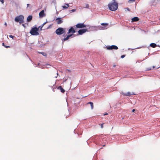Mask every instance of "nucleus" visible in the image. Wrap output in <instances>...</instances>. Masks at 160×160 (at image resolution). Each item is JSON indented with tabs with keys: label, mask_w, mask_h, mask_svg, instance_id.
<instances>
[{
	"label": "nucleus",
	"mask_w": 160,
	"mask_h": 160,
	"mask_svg": "<svg viewBox=\"0 0 160 160\" xmlns=\"http://www.w3.org/2000/svg\"><path fill=\"white\" fill-rule=\"evenodd\" d=\"M113 0V2H112L109 3L108 6L110 10L112 11H115L117 10L118 5L115 0Z\"/></svg>",
	"instance_id": "nucleus-1"
},
{
	"label": "nucleus",
	"mask_w": 160,
	"mask_h": 160,
	"mask_svg": "<svg viewBox=\"0 0 160 160\" xmlns=\"http://www.w3.org/2000/svg\"><path fill=\"white\" fill-rule=\"evenodd\" d=\"M38 30L39 28H37L36 27H35L32 28L30 32V33L32 35H39V33L38 32Z\"/></svg>",
	"instance_id": "nucleus-2"
},
{
	"label": "nucleus",
	"mask_w": 160,
	"mask_h": 160,
	"mask_svg": "<svg viewBox=\"0 0 160 160\" xmlns=\"http://www.w3.org/2000/svg\"><path fill=\"white\" fill-rule=\"evenodd\" d=\"M24 16L22 15H20L16 17L15 18V21L17 22H19L20 24L24 23Z\"/></svg>",
	"instance_id": "nucleus-3"
},
{
	"label": "nucleus",
	"mask_w": 160,
	"mask_h": 160,
	"mask_svg": "<svg viewBox=\"0 0 160 160\" xmlns=\"http://www.w3.org/2000/svg\"><path fill=\"white\" fill-rule=\"evenodd\" d=\"M65 32V29L62 28H59L55 31L56 33L58 35H61L64 33Z\"/></svg>",
	"instance_id": "nucleus-4"
},
{
	"label": "nucleus",
	"mask_w": 160,
	"mask_h": 160,
	"mask_svg": "<svg viewBox=\"0 0 160 160\" xmlns=\"http://www.w3.org/2000/svg\"><path fill=\"white\" fill-rule=\"evenodd\" d=\"M76 28H84L86 27V25H85L84 23H78L76 25Z\"/></svg>",
	"instance_id": "nucleus-5"
},
{
	"label": "nucleus",
	"mask_w": 160,
	"mask_h": 160,
	"mask_svg": "<svg viewBox=\"0 0 160 160\" xmlns=\"http://www.w3.org/2000/svg\"><path fill=\"white\" fill-rule=\"evenodd\" d=\"M76 32L75 29H74L73 27H72L70 28L68 30V32L67 34H69L71 33L72 34Z\"/></svg>",
	"instance_id": "nucleus-6"
},
{
	"label": "nucleus",
	"mask_w": 160,
	"mask_h": 160,
	"mask_svg": "<svg viewBox=\"0 0 160 160\" xmlns=\"http://www.w3.org/2000/svg\"><path fill=\"white\" fill-rule=\"evenodd\" d=\"M107 48L108 50H112L113 49L117 50L118 49V48L116 46L113 45L107 47Z\"/></svg>",
	"instance_id": "nucleus-7"
},
{
	"label": "nucleus",
	"mask_w": 160,
	"mask_h": 160,
	"mask_svg": "<svg viewBox=\"0 0 160 160\" xmlns=\"http://www.w3.org/2000/svg\"><path fill=\"white\" fill-rule=\"evenodd\" d=\"M87 31H88L87 29H80L78 31V35H82Z\"/></svg>",
	"instance_id": "nucleus-8"
},
{
	"label": "nucleus",
	"mask_w": 160,
	"mask_h": 160,
	"mask_svg": "<svg viewBox=\"0 0 160 160\" xmlns=\"http://www.w3.org/2000/svg\"><path fill=\"white\" fill-rule=\"evenodd\" d=\"M122 95L125 96H130L131 95L134 94L135 95V94L134 93H133L132 92V93H131L130 92H122Z\"/></svg>",
	"instance_id": "nucleus-9"
},
{
	"label": "nucleus",
	"mask_w": 160,
	"mask_h": 160,
	"mask_svg": "<svg viewBox=\"0 0 160 160\" xmlns=\"http://www.w3.org/2000/svg\"><path fill=\"white\" fill-rule=\"evenodd\" d=\"M39 16L40 18H42L45 16V14L44 13V10H42L39 12Z\"/></svg>",
	"instance_id": "nucleus-10"
},
{
	"label": "nucleus",
	"mask_w": 160,
	"mask_h": 160,
	"mask_svg": "<svg viewBox=\"0 0 160 160\" xmlns=\"http://www.w3.org/2000/svg\"><path fill=\"white\" fill-rule=\"evenodd\" d=\"M56 21H57V23L58 24H60L63 21L61 19V18H57L56 19Z\"/></svg>",
	"instance_id": "nucleus-11"
},
{
	"label": "nucleus",
	"mask_w": 160,
	"mask_h": 160,
	"mask_svg": "<svg viewBox=\"0 0 160 160\" xmlns=\"http://www.w3.org/2000/svg\"><path fill=\"white\" fill-rule=\"evenodd\" d=\"M139 18L137 17H134L132 19V22H137L139 21Z\"/></svg>",
	"instance_id": "nucleus-12"
},
{
	"label": "nucleus",
	"mask_w": 160,
	"mask_h": 160,
	"mask_svg": "<svg viewBox=\"0 0 160 160\" xmlns=\"http://www.w3.org/2000/svg\"><path fill=\"white\" fill-rule=\"evenodd\" d=\"M58 89L60 90L61 92L62 93H64L65 91L62 88L61 86H59L58 88Z\"/></svg>",
	"instance_id": "nucleus-13"
},
{
	"label": "nucleus",
	"mask_w": 160,
	"mask_h": 160,
	"mask_svg": "<svg viewBox=\"0 0 160 160\" xmlns=\"http://www.w3.org/2000/svg\"><path fill=\"white\" fill-rule=\"evenodd\" d=\"M32 19V16L31 15H29L27 18V21L28 22H30Z\"/></svg>",
	"instance_id": "nucleus-14"
},
{
	"label": "nucleus",
	"mask_w": 160,
	"mask_h": 160,
	"mask_svg": "<svg viewBox=\"0 0 160 160\" xmlns=\"http://www.w3.org/2000/svg\"><path fill=\"white\" fill-rule=\"evenodd\" d=\"M63 36H64V37H65V36L64 35H63ZM70 37L68 35L66 37H65L62 40V41H66L68 40Z\"/></svg>",
	"instance_id": "nucleus-15"
},
{
	"label": "nucleus",
	"mask_w": 160,
	"mask_h": 160,
	"mask_svg": "<svg viewBox=\"0 0 160 160\" xmlns=\"http://www.w3.org/2000/svg\"><path fill=\"white\" fill-rule=\"evenodd\" d=\"M69 6V5L68 4H65V5L62 6V7L64 9H67L68 8Z\"/></svg>",
	"instance_id": "nucleus-16"
},
{
	"label": "nucleus",
	"mask_w": 160,
	"mask_h": 160,
	"mask_svg": "<svg viewBox=\"0 0 160 160\" xmlns=\"http://www.w3.org/2000/svg\"><path fill=\"white\" fill-rule=\"evenodd\" d=\"M157 45L155 43H151L150 44V46L152 48H155L157 46Z\"/></svg>",
	"instance_id": "nucleus-17"
},
{
	"label": "nucleus",
	"mask_w": 160,
	"mask_h": 160,
	"mask_svg": "<svg viewBox=\"0 0 160 160\" xmlns=\"http://www.w3.org/2000/svg\"><path fill=\"white\" fill-rule=\"evenodd\" d=\"M90 104V106H91V109H93V102H88V103H87V104Z\"/></svg>",
	"instance_id": "nucleus-18"
},
{
	"label": "nucleus",
	"mask_w": 160,
	"mask_h": 160,
	"mask_svg": "<svg viewBox=\"0 0 160 160\" xmlns=\"http://www.w3.org/2000/svg\"><path fill=\"white\" fill-rule=\"evenodd\" d=\"M46 23V22H44V23H43L42 24L41 26H40L38 28H41V30H42V28L43 27V26Z\"/></svg>",
	"instance_id": "nucleus-19"
},
{
	"label": "nucleus",
	"mask_w": 160,
	"mask_h": 160,
	"mask_svg": "<svg viewBox=\"0 0 160 160\" xmlns=\"http://www.w3.org/2000/svg\"><path fill=\"white\" fill-rule=\"evenodd\" d=\"M108 23H101V25L103 26L105 25L106 26H107L108 25Z\"/></svg>",
	"instance_id": "nucleus-20"
},
{
	"label": "nucleus",
	"mask_w": 160,
	"mask_h": 160,
	"mask_svg": "<svg viewBox=\"0 0 160 160\" xmlns=\"http://www.w3.org/2000/svg\"><path fill=\"white\" fill-rule=\"evenodd\" d=\"M40 53L42 54L44 56H47V54L44 52H41Z\"/></svg>",
	"instance_id": "nucleus-21"
},
{
	"label": "nucleus",
	"mask_w": 160,
	"mask_h": 160,
	"mask_svg": "<svg viewBox=\"0 0 160 160\" xmlns=\"http://www.w3.org/2000/svg\"><path fill=\"white\" fill-rule=\"evenodd\" d=\"M135 1V0H129L128 2H134Z\"/></svg>",
	"instance_id": "nucleus-22"
},
{
	"label": "nucleus",
	"mask_w": 160,
	"mask_h": 160,
	"mask_svg": "<svg viewBox=\"0 0 160 160\" xmlns=\"http://www.w3.org/2000/svg\"><path fill=\"white\" fill-rule=\"evenodd\" d=\"M9 37L11 38H12L13 39V38L14 37V36L12 35H10L9 36Z\"/></svg>",
	"instance_id": "nucleus-23"
},
{
	"label": "nucleus",
	"mask_w": 160,
	"mask_h": 160,
	"mask_svg": "<svg viewBox=\"0 0 160 160\" xmlns=\"http://www.w3.org/2000/svg\"><path fill=\"white\" fill-rule=\"evenodd\" d=\"M103 124H104V123H102V124H100L101 125V127L102 128H103Z\"/></svg>",
	"instance_id": "nucleus-24"
},
{
	"label": "nucleus",
	"mask_w": 160,
	"mask_h": 160,
	"mask_svg": "<svg viewBox=\"0 0 160 160\" xmlns=\"http://www.w3.org/2000/svg\"><path fill=\"white\" fill-rule=\"evenodd\" d=\"M76 11L75 9H72L71 10L72 12H73Z\"/></svg>",
	"instance_id": "nucleus-25"
},
{
	"label": "nucleus",
	"mask_w": 160,
	"mask_h": 160,
	"mask_svg": "<svg viewBox=\"0 0 160 160\" xmlns=\"http://www.w3.org/2000/svg\"><path fill=\"white\" fill-rule=\"evenodd\" d=\"M68 36H69V37H72V36L73 35V34L72 33V34H68Z\"/></svg>",
	"instance_id": "nucleus-26"
},
{
	"label": "nucleus",
	"mask_w": 160,
	"mask_h": 160,
	"mask_svg": "<svg viewBox=\"0 0 160 160\" xmlns=\"http://www.w3.org/2000/svg\"><path fill=\"white\" fill-rule=\"evenodd\" d=\"M0 2H1L2 4L4 3V0H0Z\"/></svg>",
	"instance_id": "nucleus-27"
},
{
	"label": "nucleus",
	"mask_w": 160,
	"mask_h": 160,
	"mask_svg": "<svg viewBox=\"0 0 160 160\" xmlns=\"http://www.w3.org/2000/svg\"><path fill=\"white\" fill-rule=\"evenodd\" d=\"M4 47L5 48H9L10 47L9 46H6V45L4 46Z\"/></svg>",
	"instance_id": "nucleus-28"
},
{
	"label": "nucleus",
	"mask_w": 160,
	"mask_h": 160,
	"mask_svg": "<svg viewBox=\"0 0 160 160\" xmlns=\"http://www.w3.org/2000/svg\"><path fill=\"white\" fill-rule=\"evenodd\" d=\"M125 56L124 55H122L121 56V58H124L125 57Z\"/></svg>",
	"instance_id": "nucleus-29"
},
{
	"label": "nucleus",
	"mask_w": 160,
	"mask_h": 160,
	"mask_svg": "<svg viewBox=\"0 0 160 160\" xmlns=\"http://www.w3.org/2000/svg\"><path fill=\"white\" fill-rule=\"evenodd\" d=\"M30 5L29 4H27V7H28Z\"/></svg>",
	"instance_id": "nucleus-30"
},
{
	"label": "nucleus",
	"mask_w": 160,
	"mask_h": 160,
	"mask_svg": "<svg viewBox=\"0 0 160 160\" xmlns=\"http://www.w3.org/2000/svg\"><path fill=\"white\" fill-rule=\"evenodd\" d=\"M4 25H5L6 26H7V23H6V22L5 23H4Z\"/></svg>",
	"instance_id": "nucleus-31"
},
{
	"label": "nucleus",
	"mask_w": 160,
	"mask_h": 160,
	"mask_svg": "<svg viewBox=\"0 0 160 160\" xmlns=\"http://www.w3.org/2000/svg\"><path fill=\"white\" fill-rule=\"evenodd\" d=\"M22 26H23L24 28H25V26L24 24H22Z\"/></svg>",
	"instance_id": "nucleus-32"
},
{
	"label": "nucleus",
	"mask_w": 160,
	"mask_h": 160,
	"mask_svg": "<svg viewBox=\"0 0 160 160\" xmlns=\"http://www.w3.org/2000/svg\"><path fill=\"white\" fill-rule=\"evenodd\" d=\"M135 109H133L132 110V112H134L135 111Z\"/></svg>",
	"instance_id": "nucleus-33"
},
{
	"label": "nucleus",
	"mask_w": 160,
	"mask_h": 160,
	"mask_svg": "<svg viewBox=\"0 0 160 160\" xmlns=\"http://www.w3.org/2000/svg\"><path fill=\"white\" fill-rule=\"evenodd\" d=\"M2 45L3 46H4H4H5V45H4V43H2Z\"/></svg>",
	"instance_id": "nucleus-34"
},
{
	"label": "nucleus",
	"mask_w": 160,
	"mask_h": 160,
	"mask_svg": "<svg viewBox=\"0 0 160 160\" xmlns=\"http://www.w3.org/2000/svg\"><path fill=\"white\" fill-rule=\"evenodd\" d=\"M88 6H89L88 5H87V6H86V8H88Z\"/></svg>",
	"instance_id": "nucleus-35"
},
{
	"label": "nucleus",
	"mask_w": 160,
	"mask_h": 160,
	"mask_svg": "<svg viewBox=\"0 0 160 160\" xmlns=\"http://www.w3.org/2000/svg\"><path fill=\"white\" fill-rule=\"evenodd\" d=\"M57 76H58V73H57ZM57 76L55 77H56V78H57Z\"/></svg>",
	"instance_id": "nucleus-36"
},
{
	"label": "nucleus",
	"mask_w": 160,
	"mask_h": 160,
	"mask_svg": "<svg viewBox=\"0 0 160 160\" xmlns=\"http://www.w3.org/2000/svg\"><path fill=\"white\" fill-rule=\"evenodd\" d=\"M67 70L68 71V72H70V70H68V69H67Z\"/></svg>",
	"instance_id": "nucleus-37"
},
{
	"label": "nucleus",
	"mask_w": 160,
	"mask_h": 160,
	"mask_svg": "<svg viewBox=\"0 0 160 160\" xmlns=\"http://www.w3.org/2000/svg\"><path fill=\"white\" fill-rule=\"evenodd\" d=\"M107 114H108V113L105 114L104 115H107Z\"/></svg>",
	"instance_id": "nucleus-38"
},
{
	"label": "nucleus",
	"mask_w": 160,
	"mask_h": 160,
	"mask_svg": "<svg viewBox=\"0 0 160 160\" xmlns=\"http://www.w3.org/2000/svg\"><path fill=\"white\" fill-rule=\"evenodd\" d=\"M154 67H154V66H153V68H154Z\"/></svg>",
	"instance_id": "nucleus-39"
},
{
	"label": "nucleus",
	"mask_w": 160,
	"mask_h": 160,
	"mask_svg": "<svg viewBox=\"0 0 160 160\" xmlns=\"http://www.w3.org/2000/svg\"><path fill=\"white\" fill-rule=\"evenodd\" d=\"M151 70V69H148V70Z\"/></svg>",
	"instance_id": "nucleus-40"
},
{
	"label": "nucleus",
	"mask_w": 160,
	"mask_h": 160,
	"mask_svg": "<svg viewBox=\"0 0 160 160\" xmlns=\"http://www.w3.org/2000/svg\"><path fill=\"white\" fill-rule=\"evenodd\" d=\"M53 91H54V89H53Z\"/></svg>",
	"instance_id": "nucleus-41"
},
{
	"label": "nucleus",
	"mask_w": 160,
	"mask_h": 160,
	"mask_svg": "<svg viewBox=\"0 0 160 160\" xmlns=\"http://www.w3.org/2000/svg\"><path fill=\"white\" fill-rule=\"evenodd\" d=\"M115 66L114 65V67H115Z\"/></svg>",
	"instance_id": "nucleus-42"
},
{
	"label": "nucleus",
	"mask_w": 160,
	"mask_h": 160,
	"mask_svg": "<svg viewBox=\"0 0 160 160\" xmlns=\"http://www.w3.org/2000/svg\"><path fill=\"white\" fill-rule=\"evenodd\" d=\"M160 1V0H159Z\"/></svg>",
	"instance_id": "nucleus-43"
}]
</instances>
